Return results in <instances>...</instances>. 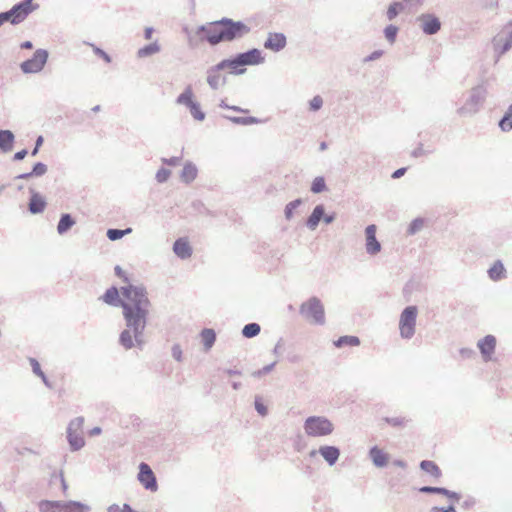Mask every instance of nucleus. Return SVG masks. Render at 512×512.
<instances>
[{"label": "nucleus", "mask_w": 512, "mask_h": 512, "mask_svg": "<svg viewBox=\"0 0 512 512\" xmlns=\"http://www.w3.org/2000/svg\"><path fill=\"white\" fill-rule=\"evenodd\" d=\"M121 295L129 299V305L122 310L126 327L119 335V344L125 350H142L147 342L144 332L151 308L148 292L142 285L128 284L121 287Z\"/></svg>", "instance_id": "1"}, {"label": "nucleus", "mask_w": 512, "mask_h": 512, "mask_svg": "<svg viewBox=\"0 0 512 512\" xmlns=\"http://www.w3.org/2000/svg\"><path fill=\"white\" fill-rule=\"evenodd\" d=\"M251 28L242 21H235L223 17L220 20L201 25L196 34L202 41H207L211 46L221 42H232L249 34Z\"/></svg>", "instance_id": "2"}, {"label": "nucleus", "mask_w": 512, "mask_h": 512, "mask_svg": "<svg viewBox=\"0 0 512 512\" xmlns=\"http://www.w3.org/2000/svg\"><path fill=\"white\" fill-rule=\"evenodd\" d=\"M487 96V88L482 83L473 87L464 105L457 110L461 116H473L480 111Z\"/></svg>", "instance_id": "3"}, {"label": "nucleus", "mask_w": 512, "mask_h": 512, "mask_svg": "<svg viewBox=\"0 0 512 512\" xmlns=\"http://www.w3.org/2000/svg\"><path fill=\"white\" fill-rule=\"evenodd\" d=\"M300 315L308 322L316 325L325 323V309L321 300L316 297H310L303 302L299 308Z\"/></svg>", "instance_id": "4"}, {"label": "nucleus", "mask_w": 512, "mask_h": 512, "mask_svg": "<svg viewBox=\"0 0 512 512\" xmlns=\"http://www.w3.org/2000/svg\"><path fill=\"white\" fill-rule=\"evenodd\" d=\"M305 434L309 437H325L333 433L334 424L325 416H309L303 424Z\"/></svg>", "instance_id": "5"}, {"label": "nucleus", "mask_w": 512, "mask_h": 512, "mask_svg": "<svg viewBox=\"0 0 512 512\" xmlns=\"http://www.w3.org/2000/svg\"><path fill=\"white\" fill-rule=\"evenodd\" d=\"M418 308L414 305L407 306L403 309L399 319L400 336L403 339H411L416 331V319Z\"/></svg>", "instance_id": "6"}, {"label": "nucleus", "mask_w": 512, "mask_h": 512, "mask_svg": "<svg viewBox=\"0 0 512 512\" xmlns=\"http://www.w3.org/2000/svg\"><path fill=\"white\" fill-rule=\"evenodd\" d=\"M492 45L497 60L512 48V20L508 21L493 37Z\"/></svg>", "instance_id": "7"}, {"label": "nucleus", "mask_w": 512, "mask_h": 512, "mask_svg": "<svg viewBox=\"0 0 512 512\" xmlns=\"http://www.w3.org/2000/svg\"><path fill=\"white\" fill-rule=\"evenodd\" d=\"M176 104L185 106L196 121H203L206 117V114L201 109L200 103L194 99V93L190 85L178 95Z\"/></svg>", "instance_id": "8"}, {"label": "nucleus", "mask_w": 512, "mask_h": 512, "mask_svg": "<svg viewBox=\"0 0 512 512\" xmlns=\"http://www.w3.org/2000/svg\"><path fill=\"white\" fill-rule=\"evenodd\" d=\"M83 424L84 418L79 416L72 419L67 427V440L71 451H78L85 445Z\"/></svg>", "instance_id": "9"}, {"label": "nucleus", "mask_w": 512, "mask_h": 512, "mask_svg": "<svg viewBox=\"0 0 512 512\" xmlns=\"http://www.w3.org/2000/svg\"><path fill=\"white\" fill-rule=\"evenodd\" d=\"M49 53L46 49H37L33 56L20 64V69L24 74H36L45 67Z\"/></svg>", "instance_id": "10"}, {"label": "nucleus", "mask_w": 512, "mask_h": 512, "mask_svg": "<svg viewBox=\"0 0 512 512\" xmlns=\"http://www.w3.org/2000/svg\"><path fill=\"white\" fill-rule=\"evenodd\" d=\"M416 22L426 35H435L441 29V21L434 14L423 13L416 18Z\"/></svg>", "instance_id": "11"}, {"label": "nucleus", "mask_w": 512, "mask_h": 512, "mask_svg": "<svg viewBox=\"0 0 512 512\" xmlns=\"http://www.w3.org/2000/svg\"><path fill=\"white\" fill-rule=\"evenodd\" d=\"M34 0H22L12 6L14 21L22 23L32 12L39 9V4L33 3Z\"/></svg>", "instance_id": "12"}, {"label": "nucleus", "mask_w": 512, "mask_h": 512, "mask_svg": "<svg viewBox=\"0 0 512 512\" xmlns=\"http://www.w3.org/2000/svg\"><path fill=\"white\" fill-rule=\"evenodd\" d=\"M138 480L146 490L155 492L158 489L157 479L150 466L144 462L139 465Z\"/></svg>", "instance_id": "13"}, {"label": "nucleus", "mask_w": 512, "mask_h": 512, "mask_svg": "<svg viewBox=\"0 0 512 512\" xmlns=\"http://www.w3.org/2000/svg\"><path fill=\"white\" fill-rule=\"evenodd\" d=\"M120 294L121 289L119 290L116 286H111L100 296L99 300L112 307H121L123 310L126 305H129V299H121Z\"/></svg>", "instance_id": "14"}, {"label": "nucleus", "mask_w": 512, "mask_h": 512, "mask_svg": "<svg viewBox=\"0 0 512 512\" xmlns=\"http://www.w3.org/2000/svg\"><path fill=\"white\" fill-rule=\"evenodd\" d=\"M377 227L370 224L365 228V249L367 254L376 255L381 251V243L376 238Z\"/></svg>", "instance_id": "15"}, {"label": "nucleus", "mask_w": 512, "mask_h": 512, "mask_svg": "<svg viewBox=\"0 0 512 512\" xmlns=\"http://www.w3.org/2000/svg\"><path fill=\"white\" fill-rule=\"evenodd\" d=\"M224 70L220 63L210 67L207 70V83L211 89L217 90L226 83V77L221 74Z\"/></svg>", "instance_id": "16"}, {"label": "nucleus", "mask_w": 512, "mask_h": 512, "mask_svg": "<svg viewBox=\"0 0 512 512\" xmlns=\"http://www.w3.org/2000/svg\"><path fill=\"white\" fill-rule=\"evenodd\" d=\"M496 343V337L490 334L486 335L484 338L478 341L477 347L480 350L484 361H490L492 359V355L495 352Z\"/></svg>", "instance_id": "17"}, {"label": "nucleus", "mask_w": 512, "mask_h": 512, "mask_svg": "<svg viewBox=\"0 0 512 512\" xmlns=\"http://www.w3.org/2000/svg\"><path fill=\"white\" fill-rule=\"evenodd\" d=\"M287 39L283 33H269L264 42V48L273 52H279L286 47Z\"/></svg>", "instance_id": "18"}, {"label": "nucleus", "mask_w": 512, "mask_h": 512, "mask_svg": "<svg viewBox=\"0 0 512 512\" xmlns=\"http://www.w3.org/2000/svg\"><path fill=\"white\" fill-rule=\"evenodd\" d=\"M238 55L239 59L241 60L240 63H242L243 66L258 65L264 62V57L262 56L261 51L257 48L238 53Z\"/></svg>", "instance_id": "19"}, {"label": "nucleus", "mask_w": 512, "mask_h": 512, "mask_svg": "<svg viewBox=\"0 0 512 512\" xmlns=\"http://www.w3.org/2000/svg\"><path fill=\"white\" fill-rule=\"evenodd\" d=\"M318 453L323 457L329 466L335 465L341 454L340 449L332 445L320 446Z\"/></svg>", "instance_id": "20"}, {"label": "nucleus", "mask_w": 512, "mask_h": 512, "mask_svg": "<svg viewBox=\"0 0 512 512\" xmlns=\"http://www.w3.org/2000/svg\"><path fill=\"white\" fill-rule=\"evenodd\" d=\"M31 197L28 203V210L31 214H40L44 211L46 207V201L44 197L34 191L33 189H30Z\"/></svg>", "instance_id": "21"}, {"label": "nucleus", "mask_w": 512, "mask_h": 512, "mask_svg": "<svg viewBox=\"0 0 512 512\" xmlns=\"http://www.w3.org/2000/svg\"><path fill=\"white\" fill-rule=\"evenodd\" d=\"M369 457L377 468H383L387 465L389 456L378 446H373L369 450Z\"/></svg>", "instance_id": "22"}, {"label": "nucleus", "mask_w": 512, "mask_h": 512, "mask_svg": "<svg viewBox=\"0 0 512 512\" xmlns=\"http://www.w3.org/2000/svg\"><path fill=\"white\" fill-rule=\"evenodd\" d=\"M419 492L424 493V494L444 495L454 501L460 500V494H458L454 491L448 490L444 487L423 486L419 489Z\"/></svg>", "instance_id": "23"}, {"label": "nucleus", "mask_w": 512, "mask_h": 512, "mask_svg": "<svg viewBox=\"0 0 512 512\" xmlns=\"http://www.w3.org/2000/svg\"><path fill=\"white\" fill-rule=\"evenodd\" d=\"M488 277L494 282H498L507 277L506 268L501 260H496L487 270Z\"/></svg>", "instance_id": "24"}, {"label": "nucleus", "mask_w": 512, "mask_h": 512, "mask_svg": "<svg viewBox=\"0 0 512 512\" xmlns=\"http://www.w3.org/2000/svg\"><path fill=\"white\" fill-rule=\"evenodd\" d=\"M324 211L325 207L323 204H318L314 207L306 221V226L309 230L314 231L318 227L320 221L324 217Z\"/></svg>", "instance_id": "25"}, {"label": "nucleus", "mask_w": 512, "mask_h": 512, "mask_svg": "<svg viewBox=\"0 0 512 512\" xmlns=\"http://www.w3.org/2000/svg\"><path fill=\"white\" fill-rule=\"evenodd\" d=\"M173 252L181 259H187L192 255V248L188 241L179 238L173 244Z\"/></svg>", "instance_id": "26"}, {"label": "nucleus", "mask_w": 512, "mask_h": 512, "mask_svg": "<svg viewBox=\"0 0 512 512\" xmlns=\"http://www.w3.org/2000/svg\"><path fill=\"white\" fill-rule=\"evenodd\" d=\"M15 135L10 130H0V151L8 153L13 148Z\"/></svg>", "instance_id": "27"}, {"label": "nucleus", "mask_w": 512, "mask_h": 512, "mask_svg": "<svg viewBox=\"0 0 512 512\" xmlns=\"http://www.w3.org/2000/svg\"><path fill=\"white\" fill-rule=\"evenodd\" d=\"M240 61L241 60L239 59V55L237 54L235 57L230 58V59H224L219 63L223 69L230 68L231 73L240 75L246 71L245 68H240V67H243V64L240 63Z\"/></svg>", "instance_id": "28"}, {"label": "nucleus", "mask_w": 512, "mask_h": 512, "mask_svg": "<svg viewBox=\"0 0 512 512\" xmlns=\"http://www.w3.org/2000/svg\"><path fill=\"white\" fill-rule=\"evenodd\" d=\"M62 512H90L91 508L87 504L79 501H62Z\"/></svg>", "instance_id": "29"}, {"label": "nucleus", "mask_w": 512, "mask_h": 512, "mask_svg": "<svg viewBox=\"0 0 512 512\" xmlns=\"http://www.w3.org/2000/svg\"><path fill=\"white\" fill-rule=\"evenodd\" d=\"M75 225V220L69 213H64L61 215L58 225L57 232L60 235L67 233L73 226Z\"/></svg>", "instance_id": "30"}, {"label": "nucleus", "mask_w": 512, "mask_h": 512, "mask_svg": "<svg viewBox=\"0 0 512 512\" xmlns=\"http://www.w3.org/2000/svg\"><path fill=\"white\" fill-rule=\"evenodd\" d=\"M197 167L192 162H187L181 172V180L187 184L191 183L197 177Z\"/></svg>", "instance_id": "31"}, {"label": "nucleus", "mask_w": 512, "mask_h": 512, "mask_svg": "<svg viewBox=\"0 0 512 512\" xmlns=\"http://www.w3.org/2000/svg\"><path fill=\"white\" fill-rule=\"evenodd\" d=\"M419 466H420L421 470L430 474L431 476H433L436 479H438L442 476V472H441L439 466L434 461L422 460L420 462Z\"/></svg>", "instance_id": "32"}, {"label": "nucleus", "mask_w": 512, "mask_h": 512, "mask_svg": "<svg viewBox=\"0 0 512 512\" xmlns=\"http://www.w3.org/2000/svg\"><path fill=\"white\" fill-rule=\"evenodd\" d=\"M62 501L41 500L38 503L40 512H62Z\"/></svg>", "instance_id": "33"}, {"label": "nucleus", "mask_w": 512, "mask_h": 512, "mask_svg": "<svg viewBox=\"0 0 512 512\" xmlns=\"http://www.w3.org/2000/svg\"><path fill=\"white\" fill-rule=\"evenodd\" d=\"M200 335H201L202 343H203L205 350L206 351L210 350L216 341L215 331L210 328H204L201 331Z\"/></svg>", "instance_id": "34"}, {"label": "nucleus", "mask_w": 512, "mask_h": 512, "mask_svg": "<svg viewBox=\"0 0 512 512\" xmlns=\"http://www.w3.org/2000/svg\"><path fill=\"white\" fill-rule=\"evenodd\" d=\"M160 51V45L157 43V41L150 43L148 45H145L144 47L140 48L137 52V56L139 58H146L151 55H154Z\"/></svg>", "instance_id": "35"}, {"label": "nucleus", "mask_w": 512, "mask_h": 512, "mask_svg": "<svg viewBox=\"0 0 512 512\" xmlns=\"http://www.w3.org/2000/svg\"><path fill=\"white\" fill-rule=\"evenodd\" d=\"M360 344V339L357 336L345 335L339 337L336 341H334V345L338 348L343 346H358Z\"/></svg>", "instance_id": "36"}, {"label": "nucleus", "mask_w": 512, "mask_h": 512, "mask_svg": "<svg viewBox=\"0 0 512 512\" xmlns=\"http://www.w3.org/2000/svg\"><path fill=\"white\" fill-rule=\"evenodd\" d=\"M499 127L502 131L508 132L512 129V104L499 121Z\"/></svg>", "instance_id": "37"}, {"label": "nucleus", "mask_w": 512, "mask_h": 512, "mask_svg": "<svg viewBox=\"0 0 512 512\" xmlns=\"http://www.w3.org/2000/svg\"><path fill=\"white\" fill-rule=\"evenodd\" d=\"M261 331V327L258 323L252 322L246 324L242 329V335L245 338H253L257 336Z\"/></svg>", "instance_id": "38"}, {"label": "nucleus", "mask_w": 512, "mask_h": 512, "mask_svg": "<svg viewBox=\"0 0 512 512\" xmlns=\"http://www.w3.org/2000/svg\"><path fill=\"white\" fill-rule=\"evenodd\" d=\"M404 8L405 7L402 2L391 3L386 12L388 20L392 21L393 19H395L398 16V14L404 10Z\"/></svg>", "instance_id": "39"}, {"label": "nucleus", "mask_w": 512, "mask_h": 512, "mask_svg": "<svg viewBox=\"0 0 512 512\" xmlns=\"http://www.w3.org/2000/svg\"><path fill=\"white\" fill-rule=\"evenodd\" d=\"M131 232H132V228H126V229H123V230L111 228V229L107 230L106 235H107L109 240L116 241V240L121 239L125 235L130 234Z\"/></svg>", "instance_id": "40"}, {"label": "nucleus", "mask_w": 512, "mask_h": 512, "mask_svg": "<svg viewBox=\"0 0 512 512\" xmlns=\"http://www.w3.org/2000/svg\"><path fill=\"white\" fill-rule=\"evenodd\" d=\"M227 119H229L234 124H239V125H251V124H256V123L260 122V120L258 118L253 117V116H247V117L234 116V117H227Z\"/></svg>", "instance_id": "41"}, {"label": "nucleus", "mask_w": 512, "mask_h": 512, "mask_svg": "<svg viewBox=\"0 0 512 512\" xmlns=\"http://www.w3.org/2000/svg\"><path fill=\"white\" fill-rule=\"evenodd\" d=\"M302 204V199L298 198L291 202H289L284 209L285 218L290 220L293 217L295 209H297Z\"/></svg>", "instance_id": "42"}, {"label": "nucleus", "mask_w": 512, "mask_h": 512, "mask_svg": "<svg viewBox=\"0 0 512 512\" xmlns=\"http://www.w3.org/2000/svg\"><path fill=\"white\" fill-rule=\"evenodd\" d=\"M311 191L315 194H319L326 190L325 179L321 176L314 178L311 184Z\"/></svg>", "instance_id": "43"}, {"label": "nucleus", "mask_w": 512, "mask_h": 512, "mask_svg": "<svg viewBox=\"0 0 512 512\" xmlns=\"http://www.w3.org/2000/svg\"><path fill=\"white\" fill-rule=\"evenodd\" d=\"M424 227V220L421 218L414 219L407 228L408 235H414L418 233Z\"/></svg>", "instance_id": "44"}, {"label": "nucleus", "mask_w": 512, "mask_h": 512, "mask_svg": "<svg viewBox=\"0 0 512 512\" xmlns=\"http://www.w3.org/2000/svg\"><path fill=\"white\" fill-rule=\"evenodd\" d=\"M384 421L393 427H404L409 422L405 417H385Z\"/></svg>", "instance_id": "45"}, {"label": "nucleus", "mask_w": 512, "mask_h": 512, "mask_svg": "<svg viewBox=\"0 0 512 512\" xmlns=\"http://www.w3.org/2000/svg\"><path fill=\"white\" fill-rule=\"evenodd\" d=\"M398 27L395 25H388L384 28V36L390 43H394L398 33Z\"/></svg>", "instance_id": "46"}, {"label": "nucleus", "mask_w": 512, "mask_h": 512, "mask_svg": "<svg viewBox=\"0 0 512 512\" xmlns=\"http://www.w3.org/2000/svg\"><path fill=\"white\" fill-rule=\"evenodd\" d=\"M47 165L42 162H37L33 165L31 174L33 177H41L47 172Z\"/></svg>", "instance_id": "47"}, {"label": "nucleus", "mask_w": 512, "mask_h": 512, "mask_svg": "<svg viewBox=\"0 0 512 512\" xmlns=\"http://www.w3.org/2000/svg\"><path fill=\"white\" fill-rule=\"evenodd\" d=\"M322 106H323V98L320 95L314 96L309 101L310 111L316 112V111L320 110L322 108Z\"/></svg>", "instance_id": "48"}, {"label": "nucleus", "mask_w": 512, "mask_h": 512, "mask_svg": "<svg viewBox=\"0 0 512 512\" xmlns=\"http://www.w3.org/2000/svg\"><path fill=\"white\" fill-rule=\"evenodd\" d=\"M171 175V171L166 168H160L156 173V180L159 183H165Z\"/></svg>", "instance_id": "49"}, {"label": "nucleus", "mask_w": 512, "mask_h": 512, "mask_svg": "<svg viewBox=\"0 0 512 512\" xmlns=\"http://www.w3.org/2000/svg\"><path fill=\"white\" fill-rule=\"evenodd\" d=\"M275 365H276V362H272L271 364L264 366L262 369L252 372V376L255 378H260L263 375L270 373L273 370Z\"/></svg>", "instance_id": "50"}, {"label": "nucleus", "mask_w": 512, "mask_h": 512, "mask_svg": "<svg viewBox=\"0 0 512 512\" xmlns=\"http://www.w3.org/2000/svg\"><path fill=\"white\" fill-rule=\"evenodd\" d=\"M55 480H59L60 483H61V486H62V490L63 492L65 493L68 489V485L65 481V478H64V475H63V472H59V473H56L54 472L52 475H51V483H53Z\"/></svg>", "instance_id": "51"}, {"label": "nucleus", "mask_w": 512, "mask_h": 512, "mask_svg": "<svg viewBox=\"0 0 512 512\" xmlns=\"http://www.w3.org/2000/svg\"><path fill=\"white\" fill-rule=\"evenodd\" d=\"M254 405H255V409L256 411L261 415V416H266L267 413H268V409L267 407L263 404L262 400L260 397H256L255 398V402H254Z\"/></svg>", "instance_id": "52"}, {"label": "nucleus", "mask_w": 512, "mask_h": 512, "mask_svg": "<svg viewBox=\"0 0 512 512\" xmlns=\"http://www.w3.org/2000/svg\"><path fill=\"white\" fill-rule=\"evenodd\" d=\"M0 18H1V21L3 24L5 22H10L12 25H18V23H16V21H14V14L11 9L8 11H5V12H1Z\"/></svg>", "instance_id": "53"}, {"label": "nucleus", "mask_w": 512, "mask_h": 512, "mask_svg": "<svg viewBox=\"0 0 512 512\" xmlns=\"http://www.w3.org/2000/svg\"><path fill=\"white\" fill-rule=\"evenodd\" d=\"M90 46L93 48V52L101 57L106 63H110L111 62V57L109 54H107L104 50H102L101 48L95 46L94 44H90Z\"/></svg>", "instance_id": "54"}, {"label": "nucleus", "mask_w": 512, "mask_h": 512, "mask_svg": "<svg viewBox=\"0 0 512 512\" xmlns=\"http://www.w3.org/2000/svg\"><path fill=\"white\" fill-rule=\"evenodd\" d=\"M29 362L32 368V371L35 375L40 376L44 373L41 369L39 362L35 358H29Z\"/></svg>", "instance_id": "55"}, {"label": "nucleus", "mask_w": 512, "mask_h": 512, "mask_svg": "<svg viewBox=\"0 0 512 512\" xmlns=\"http://www.w3.org/2000/svg\"><path fill=\"white\" fill-rule=\"evenodd\" d=\"M384 54L383 50H375L363 59L364 63L375 61L382 57Z\"/></svg>", "instance_id": "56"}, {"label": "nucleus", "mask_w": 512, "mask_h": 512, "mask_svg": "<svg viewBox=\"0 0 512 512\" xmlns=\"http://www.w3.org/2000/svg\"><path fill=\"white\" fill-rule=\"evenodd\" d=\"M44 142V138L42 135H39L37 138H36V141H35V146L33 148V150L31 151V155L32 156H36L39 152V149L40 147L42 146Z\"/></svg>", "instance_id": "57"}, {"label": "nucleus", "mask_w": 512, "mask_h": 512, "mask_svg": "<svg viewBox=\"0 0 512 512\" xmlns=\"http://www.w3.org/2000/svg\"><path fill=\"white\" fill-rule=\"evenodd\" d=\"M429 512H456L454 505H449L448 507H432Z\"/></svg>", "instance_id": "58"}, {"label": "nucleus", "mask_w": 512, "mask_h": 512, "mask_svg": "<svg viewBox=\"0 0 512 512\" xmlns=\"http://www.w3.org/2000/svg\"><path fill=\"white\" fill-rule=\"evenodd\" d=\"M428 153H430V151L424 150L423 145L420 144L416 149H414L412 151V156L417 158V157L424 156V155H426Z\"/></svg>", "instance_id": "59"}, {"label": "nucleus", "mask_w": 512, "mask_h": 512, "mask_svg": "<svg viewBox=\"0 0 512 512\" xmlns=\"http://www.w3.org/2000/svg\"><path fill=\"white\" fill-rule=\"evenodd\" d=\"M172 356L175 360L181 361L182 359V350L179 345H174L172 347Z\"/></svg>", "instance_id": "60"}, {"label": "nucleus", "mask_w": 512, "mask_h": 512, "mask_svg": "<svg viewBox=\"0 0 512 512\" xmlns=\"http://www.w3.org/2000/svg\"><path fill=\"white\" fill-rule=\"evenodd\" d=\"M180 161H181L180 157H171L169 159H167V158L162 159V162L169 166H177V165H179Z\"/></svg>", "instance_id": "61"}, {"label": "nucleus", "mask_w": 512, "mask_h": 512, "mask_svg": "<svg viewBox=\"0 0 512 512\" xmlns=\"http://www.w3.org/2000/svg\"><path fill=\"white\" fill-rule=\"evenodd\" d=\"M114 271H115V274L118 277L122 278L124 282H128V278H127L124 270L119 265L115 266Z\"/></svg>", "instance_id": "62"}, {"label": "nucleus", "mask_w": 512, "mask_h": 512, "mask_svg": "<svg viewBox=\"0 0 512 512\" xmlns=\"http://www.w3.org/2000/svg\"><path fill=\"white\" fill-rule=\"evenodd\" d=\"M27 154H28V151L26 149H22L14 154L13 159L15 161H21L26 157Z\"/></svg>", "instance_id": "63"}, {"label": "nucleus", "mask_w": 512, "mask_h": 512, "mask_svg": "<svg viewBox=\"0 0 512 512\" xmlns=\"http://www.w3.org/2000/svg\"><path fill=\"white\" fill-rule=\"evenodd\" d=\"M407 171V168L406 167H401L397 170H395L393 173H392V178L393 179H399L400 177H402Z\"/></svg>", "instance_id": "64"}]
</instances>
